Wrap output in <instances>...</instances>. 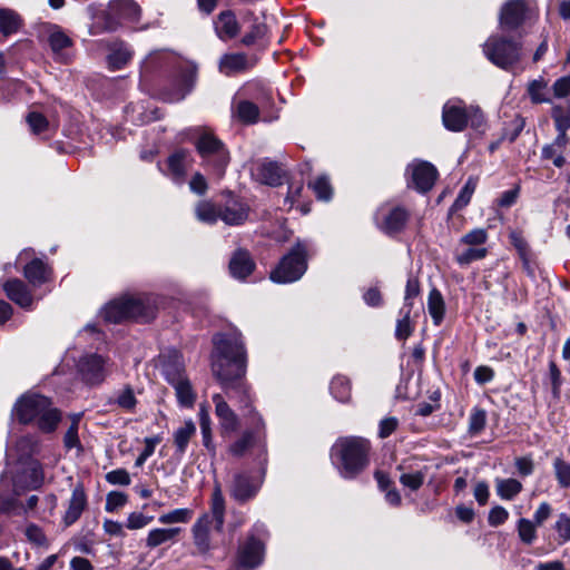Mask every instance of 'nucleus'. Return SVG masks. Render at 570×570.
<instances>
[{
  "mask_svg": "<svg viewBox=\"0 0 570 570\" xmlns=\"http://www.w3.org/2000/svg\"><path fill=\"white\" fill-rule=\"evenodd\" d=\"M191 163L190 151L187 149L176 150L167 159L169 175L176 180H181Z\"/></svg>",
  "mask_w": 570,
  "mask_h": 570,
  "instance_id": "25",
  "label": "nucleus"
},
{
  "mask_svg": "<svg viewBox=\"0 0 570 570\" xmlns=\"http://www.w3.org/2000/svg\"><path fill=\"white\" fill-rule=\"evenodd\" d=\"M13 415L20 423H36L43 433L53 432L61 421V412L47 396L27 393L14 404Z\"/></svg>",
  "mask_w": 570,
  "mask_h": 570,
  "instance_id": "2",
  "label": "nucleus"
},
{
  "mask_svg": "<svg viewBox=\"0 0 570 570\" xmlns=\"http://www.w3.org/2000/svg\"><path fill=\"white\" fill-rule=\"evenodd\" d=\"M196 434V424L193 420H186L183 425L176 429L173 433L174 444L176 448V454L179 456L184 455L189 441Z\"/></svg>",
  "mask_w": 570,
  "mask_h": 570,
  "instance_id": "31",
  "label": "nucleus"
},
{
  "mask_svg": "<svg viewBox=\"0 0 570 570\" xmlns=\"http://www.w3.org/2000/svg\"><path fill=\"white\" fill-rule=\"evenodd\" d=\"M523 487L522 483L513 478L508 479H495V491L497 494L507 501L513 500L521 491Z\"/></svg>",
  "mask_w": 570,
  "mask_h": 570,
  "instance_id": "34",
  "label": "nucleus"
},
{
  "mask_svg": "<svg viewBox=\"0 0 570 570\" xmlns=\"http://www.w3.org/2000/svg\"><path fill=\"white\" fill-rule=\"evenodd\" d=\"M28 472L30 474L29 487L37 489L43 482V471L41 464L37 461L29 463Z\"/></svg>",
  "mask_w": 570,
  "mask_h": 570,
  "instance_id": "62",
  "label": "nucleus"
},
{
  "mask_svg": "<svg viewBox=\"0 0 570 570\" xmlns=\"http://www.w3.org/2000/svg\"><path fill=\"white\" fill-rule=\"evenodd\" d=\"M24 534L27 540L35 546L42 547L47 544V538L42 529L36 524L27 525Z\"/></svg>",
  "mask_w": 570,
  "mask_h": 570,
  "instance_id": "58",
  "label": "nucleus"
},
{
  "mask_svg": "<svg viewBox=\"0 0 570 570\" xmlns=\"http://www.w3.org/2000/svg\"><path fill=\"white\" fill-rule=\"evenodd\" d=\"M263 550L264 548L259 540L254 537L248 538L238 549V564L249 569L257 567L262 562Z\"/></svg>",
  "mask_w": 570,
  "mask_h": 570,
  "instance_id": "20",
  "label": "nucleus"
},
{
  "mask_svg": "<svg viewBox=\"0 0 570 570\" xmlns=\"http://www.w3.org/2000/svg\"><path fill=\"white\" fill-rule=\"evenodd\" d=\"M214 24L216 35L224 41L235 38L240 29L235 13L230 10L222 11Z\"/></svg>",
  "mask_w": 570,
  "mask_h": 570,
  "instance_id": "22",
  "label": "nucleus"
},
{
  "mask_svg": "<svg viewBox=\"0 0 570 570\" xmlns=\"http://www.w3.org/2000/svg\"><path fill=\"white\" fill-rule=\"evenodd\" d=\"M131 57L132 53L126 46H115L108 56V66L112 70H119L128 63Z\"/></svg>",
  "mask_w": 570,
  "mask_h": 570,
  "instance_id": "43",
  "label": "nucleus"
},
{
  "mask_svg": "<svg viewBox=\"0 0 570 570\" xmlns=\"http://www.w3.org/2000/svg\"><path fill=\"white\" fill-rule=\"evenodd\" d=\"M171 386L175 389L176 397L181 406L191 407L194 405L196 401V393L194 392L187 376L173 383Z\"/></svg>",
  "mask_w": 570,
  "mask_h": 570,
  "instance_id": "36",
  "label": "nucleus"
},
{
  "mask_svg": "<svg viewBox=\"0 0 570 570\" xmlns=\"http://www.w3.org/2000/svg\"><path fill=\"white\" fill-rule=\"evenodd\" d=\"M27 122L31 131L36 135L45 132L49 127L47 118L42 114L37 111H31L28 114Z\"/></svg>",
  "mask_w": 570,
  "mask_h": 570,
  "instance_id": "54",
  "label": "nucleus"
},
{
  "mask_svg": "<svg viewBox=\"0 0 570 570\" xmlns=\"http://www.w3.org/2000/svg\"><path fill=\"white\" fill-rule=\"evenodd\" d=\"M469 107L462 100H450L443 106L442 121L444 127L454 132L465 129L468 126Z\"/></svg>",
  "mask_w": 570,
  "mask_h": 570,
  "instance_id": "13",
  "label": "nucleus"
},
{
  "mask_svg": "<svg viewBox=\"0 0 570 570\" xmlns=\"http://www.w3.org/2000/svg\"><path fill=\"white\" fill-rule=\"evenodd\" d=\"M24 277L32 285H40L48 279V268L40 259H33L24 267Z\"/></svg>",
  "mask_w": 570,
  "mask_h": 570,
  "instance_id": "35",
  "label": "nucleus"
},
{
  "mask_svg": "<svg viewBox=\"0 0 570 570\" xmlns=\"http://www.w3.org/2000/svg\"><path fill=\"white\" fill-rule=\"evenodd\" d=\"M428 311L433 320L434 325L439 326L444 318L445 303L441 292L432 288L428 297Z\"/></svg>",
  "mask_w": 570,
  "mask_h": 570,
  "instance_id": "33",
  "label": "nucleus"
},
{
  "mask_svg": "<svg viewBox=\"0 0 570 570\" xmlns=\"http://www.w3.org/2000/svg\"><path fill=\"white\" fill-rule=\"evenodd\" d=\"M425 480V472L420 470L410 473H403L400 476V483L410 489L411 491H417Z\"/></svg>",
  "mask_w": 570,
  "mask_h": 570,
  "instance_id": "51",
  "label": "nucleus"
},
{
  "mask_svg": "<svg viewBox=\"0 0 570 570\" xmlns=\"http://www.w3.org/2000/svg\"><path fill=\"white\" fill-rule=\"evenodd\" d=\"M156 299L150 295H126L107 304L101 316L109 323L126 320L148 322L156 315Z\"/></svg>",
  "mask_w": 570,
  "mask_h": 570,
  "instance_id": "4",
  "label": "nucleus"
},
{
  "mask_svg": "<svg viewBox=\"0 0 570 570\" xmlns=\"http://www.w3.org/2000/svg\"><path fill=\"white\" fill-rule=\"evenodd\" d=\"M406 175L411 177L409 185L419 193H426L435 184L438 178L436 168L429 161L414 160L406 167Z\"/></svg>",
  "mask_w": 570,
  "mask_h": 570,
  "instance_id": "12",
  "label": "nucleus"
},
{
  "mask_svg": "<svg viewBox=\"0 0 570 570\" xmlns=\"http://www.w3.org/2000/svg\"><path fill=\"white\" fill-rule=\"evenodd\" d=\"M109 14L118 24L136 23L140 17V9L132 0H114L109 4Z\"/></svg>",
  "mask_w": 570,
  "mask_h": 570,
  "instance_id": "19",
  "label": "nucleus"
},
{
  "mask_svg": "<svg viewBox=\"0 0 570 570\" xmlns=\"http://www.w3.org/2000/svg\"><path fill=\"white\" fill-rule=\"evenodd\" d=\"M307 245L297 242L271 273V279L283 284L299 279L307 269Z\"/></svg>",
  "mask_w": 570,
  "mask_h": 570,
  "instance_id": "9",
  "label": "nucleus"
},
{
  "mask_svg": "<svg viewBox=\"0 0 570 570\" xmlns=\"http://www.w3.org/2000/svg\"><path fill=\"white\" fill-rule=\"evenodd\" d=\"M483 53L494 66L511 70L523 55L522 42L501 35L490 36L483 45Z\"/></svg>",
  "mask_w": 570,
  "mask_h": 570,
  "instance_id": "7",
  "label": "nucleus"
},
{
  "mask_svg": "<svg viewBox=\"0 0 570 570\" xmlns=\"http://www.w3.org/2000/svg\"><path fill=\"white\" fill-rule=\"evenodd\" d=\"M253 176L265 185L278 186L282 184L283 170L275 161H259L252 169Z\"/></svg>",
  "mask_w": 570,
  "mask_h": 570,
  "instance_id": "21",
  "label": "nucleus"
},
{
  "mask_svg": "<svg viewBox=\"0 0 570 570\" xmlns=\"http://www.w3.org/2000/svg\"><path fill=\"white\" fill-rule=\"evenodd\" d=\"M554 530L562 543L570 541V517L566 513H560L556 521Z\"/></svg>",
  "mask_w": 570,
  "mask_h": 570,
  "instance_id": "57",
  "label": "nucleus"
},
{
  "mask_svg": "<svg viewBox=\"0 0 570 570\" xmlns=\"http://www.w3.org/2000/svg\"><path fill=\"white\" fill-rule=\"evenodd\" d=\"M537 528L538 525L530 519L520 518L515 525L520 541L525 546H532L538 539Z\"/></svg>",
  "mask_w": 570,
  "mask_h": 570,
  "instance_id": "38",
  "label": "nucleus"
},
{
  "mask_svg": "<svg viewBox=\"0 0 570 570\" xmlns=\"http://www.w3.org/2000/svg\"><path fill=\"white\" fill-rule=\"evenodd\" d=\"M6 295L19 306L27 308L32 304V295L20 279H9L2 284Z\"/></svg>",
  "mask_w": 570,
  "mask_h": 570,
  "instance_id": "24",
  "label": "nucleus"
},
{
  "mask_svg": "<svg viewBox=\"0 0 570 570\" xmlns=\"http://www.w3.org/2000/svg\"><path fill=\"white\" fill-rule=\"evenodd\" d=\"M156 299L150 295H126L107 304L101 316L109 323L126 320L148 322L156 315Z\"/></svg>",
  "mask_w": 570,
  "mask_h": 570,
  "instance_id": "5",
  "label": "nucleus"
},
{
  "mask_svg": "<svg viewBox=\"0 0 570 570\" xmlns=\"http://www.w3.org/2000/svg\"><path fill=\"white\" fill-rule=\"evenodd\" d=\"M245 53H227L224 55L219 60V70L226 76H232L238 72L246 71L253 67Z\"/></svg>",
  "mask_w": 570,
  "mask_h": 570,
  "instance_id": "26",
  "label": "nucleus"
},
{
  "mask_svg": "<svg viewBox=\"0 0 570 570\" xmlns=\"http://www.w3.org/2000/svg\"><path fill=\"white\" fill-rule=\"evenodd\" d=\"M525 0H509L500 12V26L502 29L514 30L525 20Z\"/></svg>",
  "mask_w": 570,
  "mask_h": 570,
  "instance_id": "16",
  "label": "nucleus"
},
{
  "mask_svg": "<svg viewBox=\"0 0 570 570\" xmlns=\"http://www.w3.org/2000/svg\"><path fill=\"white\" fill-rule=\"evenodd\" d=\"M215 351L212 361V371L226 395L238 403L243 416L249 424L228 446V453L242 458L252 449L258 448L266 452V424L263 416L253 406L250 389L245 381L247 357L240 335H216L214 337Z\"/></svg>",
  "mask_w": 570,
  "mask_h": 570,
  "instance_id": "1",
  "label": "nucleus"
},
{
  "mask_svg": "<svg viewBox=\"0 0 570 570\" xmlns=\"http://www.w3.org/2000/svg\"><path fill=\"white\" fill-rule=\"evenodd\" d=\"M420 282L416 277L410 276L405 286L404 304L402 307L413 308V299L420 294Z\"/></svg>",
  "mask_w": 570,
  "mask_h": 570,
  "instance_id": "55",
  "label": "nucleus"
},
{
  "mask_svg": "<svg viewBox=\"0 0 570 570\" xmlns=\"http://www.w3.org/2000/svg\"><path fill=\"white\" fill-rule=\"evenodd\" d=\"M309 187L321 200H330L332 197V186L326 176H320L309 183Z\"/></svg>",
  "mask_w": 570,
  "mask_h": 570,
  "instance_id": "52",
  "label": "nucleus"
},
{
  "mask_svg": "<svg viewBox=\"0 0 570 570\" xmlns=\"http://www.w3.org/2000/svg\"><path fill=\"white\" fill-rule=\"evenodd\" d=\"M193 518V511L187 508L175 509L159 515L158 522L161 524L187 523Z\"/></svg>",
  "mask_w": 570,
  "mask_h": 570,
  "instance_id": "45",
  "label": "nucleus"
},
{
  "mask_svg": "<svg viewBox=\"0 0 570 570\" xmlns=\"http://www.w3.org/2000/svg\"><path fill=\"white\" fill-rule=\"evenodd\" d=\"M548 89V82L543 77L531 80L528 83V95L533 104L550 102V99L546 96Z\"/></svg>",
  "mask_w": 570,
  "mask_h": 570,
  "instance_id": "42",
  "label": "nucleus"
},
{
  "mask_svg": "<svg viewBox=\"0 0 570 570\" xmlns=\"http://www.w3.org/2000/svg\"><path fill=\"white\" fill-rule=\"evenodd\" d=\"M351 381L343 375L335 376L331 382V393L340 402L346 403L352 395Z\"/></svg>",
  "mask_w": 570,
  "mask_h": 570,
  "instance_id": "39",
  "label": "nucleus"
},
{
  "mask_svg": "<svg viewBox=\"0 0 570 570\" xmlns=\"http://www.w3.org/2000/svg\"><path fill=\"white\" fill-rule=\"evenodd\" d=\"M371 443L361 436H346L336 441L333 452L338 459L340 474L345 479L356 478L370 463Z\"/></svg>",
  "mask_w": 570,
  "mask_h": 570,
  "instance_id": "6",
  "label": "nucleus"
},
{
  "mask_svg": "<svg viewBox=\"0 0 570 570\" xmlns=\"http://www.w3.org/2000/svg\"><path fill=\"white\" fill-rule=\"evenodd\" d=\"M223 392H225L223 390ZM226 399L230 400L226 393H216L212 400L215 405V415L219 421L222 433H233L239 428V419L235 411L229 406Z\"/></svg>",
  "mask_w": 570,
  "mask_h": 570,
  "instance_id": "14",
  "label": "nucleus"
},
{
  "mask_svg": "<svg viewBox=\"0 0 570 570\" xmlns=\"http://www.w3.org/2000/svg\"><path fill=\"white\" fill-rule=\"evenodd\" d=\"M475 184L469 179L466 184L461 189L460 194L458 195L456 199L454 200L452 205V210H461L464 208L471 200V197L474 193Z\"/></svg>",
  "mask_w": 570,
  "mask_h": 570,
  "instance_id": "53",
  "label": "nucleus"
},
{
  "mask_svg": "<svg viewBox=\"0 0 570 570\" xmlns=\"http://www.w3.org/2000/svg\"><path fill=\"white\" fill-rule=\"evenodd\" d=\"M160 364L161 373L170 385L187 376L185 373L184 358L177 351H169L160 355Z\"/></svg>",
  "mask_w": 570,
  "mask_h": 570,
  "instance_id": "18",
  "label": "nucleus"
},
{
  "mask_svg": "<svg viewBox=\"0 0 570 570\" xmlns=\"http://www.w3.org/2000/svg\"><path fill=\"white\" fill-rule=\"evenodd\" d=\"M552 91L557 99L568 97L570 95V76H563L557 79L552 85Z\"/></svg>",
  "mask_w": 570,
  "mask_h": 570,
  "instance_id": "61",
  "label": "nucleus"
},
{
  "mask_svg": "<svg viewBox=\"0 0 570 570\" xmlns=\"http://www.w3.org/2000/svg\"><path fill=\"white\" fill-rule=\"evenodd\" d=\"M87 505V495L85 493L83 487L81 484H77L72 490L71 498L69 500L68 509L63 517V522L66 525L73 524L83 512Z\"/></svg>",
  "mask_w": 570,
  "mask_h": 570,
  "instance_id": "23",
  "label": "nucleus"
},
{
  "mask_svg": "<svg viewBox=\"0 0 570 570\" xmlns=\"http://www.w3.org/2000/svg\"><path fill=\"white\" fill-rule=\"evenodd\" d=\"M195 146L203 159V165L209 167L218 178H222L230 160L229 153L223 141L214 134L204 131Z\"/></svg>",
  "mask_w": 570,
  "mask_h": 570,
  "instance_id": "8",
  "label": "nucleus"
},
{
  "mask_svg": "<svg viewBox=\"0 0 570 570\" xmlns=\"http://www.w3.org/2000/svg\"><path fill=\"white\" fill-rule=\"evenodd\" d=\"M411 312L409 307H402L400 309L401 318L396 323L395 336L397 340H406L413 332V325L411 324Z\"/></svg>",
  "mask_w": 570,
  "mask_h": 570,
  "instance_id": "46",
  "label": "nucleus"
},
{
  "mask_svg": "<svg viewBox=\"0 0 570 570\" xmlns=\"http://www.w3.org/2000/svg\"><path fill=\"white\" fill-rule=\"evenodd\" d=\"M137 403L135 391L130 385H125L117 390L107 401L108 405H115L126 413H134Z\"/></svg>",
  "mask_w": 570,
  "mask_h": 570,
  "instance_id": "29",
  "label": "nucleus"
},
{
  "mask_svg": "<svg viewBox=\"0 0 570 570\" xmlns=\"http://www.w3.org/2000/svg\"><path fill=\"white\" fill-rule=\"evenodd\" d=\"M154 517L145 515L141 512H132L127 518L126 527L130 530H138L148 525Z\"/></svg>",
  "mask_w": 570,
  "mask_h": 570,
  "instance_id": "59",
  "label": "nucleus"
},
{
  "mask_svg": "<svg viewBox=\"0 0 570 570\" xmlns=\"http://www.w3.org/2000/svg\"><path fill=\"white\" fill-rule=\"evenodd\" d=\"M489 235L485 228H474L460 238L463 249L455 253V261L459 265H469L474 261L483 259L488 255L484 247Z\"/></svg>",
  "mask_w": 570,
  "mask_h": 570,
  "instance_id": "10",
  "label": "nucleus"
},
{
  "mask_svg": "<svg viewBox=\"0 0 570 570\" xmlns=\"http://www.w3.org/2000/svg\"><path fill=\"white\" fill-rule=\"evenodd\" d=\"M487 423V413L482 409H473L469 416V433L478 435L484 430Z\"/></svg>",
  "mask_w": 570,
  "mask_h": 570,
  "instance_id": "50",
  "label": "nucleus"
},
{
  "mask_svg": "<svg viewBox=\"0 0 570 570\" xmlns=\"http://www.w3.org/2000/svg\"><path fill=\"white\" fill-rule=\"evenodd\" d=\"M78 370L87 384L98 385L110 373L109 360L98 354H87L79 360Z\"/></svg>",
  "mask_w": 570,
  "mask_h": 570,
  "instance_id": "11",
  "label": "nucleus"
},
{
  "mask_svg": "<svg viewBox=\"0 0 570 570\" xmlns=\"http://www.w3.org/2000/svg\"><path fill=\"white\" fill-rule=\"evenodd\" d=\"M248 206L232 195H228L225 204L219 206V219L230 226L245 223L248 218Z\"/></svg>",
  "mask_w": 570,
  "mask_h": 570,
  "instance_id": "17",
  "label": "nucleus"
},
{
  "mask_svg": "<svg viewBox=\"0 0 570 570\" xmlns=\"http://www.w3.org/2000/svg\"><path fill=\"white\" fill-rule=\"evenodd\" d=\"M409 219V213L403 207L392 208L383 218L382 228L387 234L401 232Z\"/></svg>",
  "mask_w": 570,
  "mask_h": 570,
  "instance_id": "32",
  "label": "nucleus"
},
{
  "mask_svg": "<svg viewBox=\"0 0 570 570\" xmlns=\"http://www.w3.org/2000/svg\"><path fill=\"white\" fill-rule=\"evenodd\" d=\"M553 471L560 488H570V462L558 456L553 460Z\"/></svg>",
  "mask_w": 570,
  "mask_h": 570,
  "instance_id": "47",
  "label": "nucleus"
},
{
  "mask_svg": "<svg viewBox=\"0 0 570 570\" xmlns=\"http://www.w3.org/2000/svg\"><path fill=\"white\" fill-rule=\"evenodd\" d=\"M21 26V19L18 13L11 9L0 10V32L4 36L14 33Z\"/></svg>",
  "mask_w": 570,
  "mask_h": 570,
  "instance_id": "41",
  "label": "nucleus"
},
{
  "mask_svg": "<svg viewBox=\"0 0 570 570\" xmlns=\"http://www.w3.org/2000/svg\"><path fill=\"white\" fill-rule=\"evenodd\" d=\"M509 519V512L501 505L493 507L488 515V522L491 527H499Z\"/></svg>",
  "mask_w": 570,
  "mask_h": 570,
  "instance_id": "60",
  "label": "nucleus"
},
{
  "mask_svg": "<svg viewBox=\"0 0 570 570\" xmlns=\"http://www.w3.org/2000/svg\"><path fill=\"white\" fill-rule=\"evenodd\" d=\"M266 33V26L262 22H255L250 30L242 38V43L252 46L263 39Z\"/></svg>",
  "mask_w": 570,
  "mask_h": 570,
  "instance_id": "56",
  "label": "nucleus"
},
{
  "mask_svg": "<svg viewBox=\"0 0 570 570\" xmlns=\"http://www.w3.org/2000/svg\"><path fill=\"white\" fill-rule=\"evenodd\" d=\"M551 116L558 135L568 137L567 130L570 128V111L564 112L561 106H554Z\"/></svg>",
  "mask_w": 570,
  "mask_h": 570,
  "instance_id": "48",
  "label": "nucleus"
},
{
  "mask_svg": "<svg viewBox=\"0 0 570 570\" xmlns=\"http://www.w3.org/2000/svg\"><path fill=\"white\" fill-rule=\"evenodd\" d=\"M514 465L518 474L523 478L531 475L534 471V462L529 455L515 458Z\"/></svg>",
  "mask_w": 570,
  "mask_h": 570,
  "instance_id": "63",
  "label": "nucleus"
},
{
  "mask_svg": "<svg viewBox=\"0 0 570 570\" xmlns=\"http://www.w3.org/2000/svg\"><path fill=\"white\" fill-rule=\"evenodd\" d=\"M79 415H73L71 425L63 435V445L67 450L78 449L81 450V442L78 435L79 430Z\"/></svg>",
  "mask_w": 570,
  "mask_h": 570,
  "instance_id": "49",
  "label": "nucleus"
},
{
  "mask_svg": "<svg viewBox=\"0 0 570 570\" xmlns=\"http://www.w3.org/2000/svg\"><path fill=\"white\" fill-rule=\"evenodd\" d=\"M181 529L175 528H155L151 529L146 538V547L155 549L165 543H174L177 541V537L180 534Z\"/></svg>",
  "mask_w": 570,
  "mask_h": 570,
  "instance_id": "30",
  "label": "nucleus"
},
{
  "mask_svg": "<svg viewBox=\"0 0 570 570\" xmlns=\"http://www.w3.org/2000/svg\"><path fill=\"white\" fill-rule=\"evenodd\" d=\"M261 484L262 481H255L247 473H237L234 475L229 494L238 503H246L256 497Z\"/></svg>",
  "mask_w": 570,
  "mask_h": 570,
  "instance_id": "15",
  "label": "nucleus"
},
{
  "mask_svg": "<svg viewBox=\"0 0 570 570\" xmlns=\"http://www.w3.org/2000/svg\"><path fill=\"white\" fill-rule=\"evenodd\" d=\"M225 522V499L219 483H215L210 498V514L199 517L191 528L193 541L200 554L214 547L212 531L220 532Z\"/></svg>",
  "mask_w": 570,
  "mask_h": 570,
  "instance_id": "3",
  "label": "nucleus"
},
{
  "mask_svg": "<svg viewBox=\"0 0 570 570\" xmlns=\"http://www.w3.org/2000/svg\"><path fill=\"white\" fill-rule=\"evenodd\" d=\"M195 214L198 220L215 224L219 219V207L210 200H202L196 205Z\"/></svg>",
  "mask_w": 570,
  "mask_h": 570,
  "instance_id": "40",
  "label": "nucleus"
},
{
  "mask_svg": "<svg viewBox=\"0 0 570 570\" xmlns=\"http://www.w3.org/2000/svg\"><path fill=\"white\" fill-rule=\"evenodd\" d=\"M254 268L255 263L247 250L239 249L230 258L229 271L235 278L245 279Z\"/></svg>",
  "mask_w": 570,
  "mask_h": 570,
  "instance_id": "27",
  "label": "nucleus"
},
{
  "mask_svg": "<svg viewBox=\"0 0 570 570\" xmlns=\"http://www.w3.org/2000/svg\"><path fill=\"white\" fill-rule=\"evenodd\" d=\"M569 144V137L557 135L551 144L543 146L541 158L552 160L553 165L561 168L566 164L563 153Z\"/></svg>",
  "mask_w": 570,
  "mask_h": 570,
  "instance_id": "28",
  "label": "nucleus"
},
{
  "mask_svg": "<svg viewBox=\"0 0 570 570\" xmlns=\"http://www.w3.org/2000/svg\"><path fill=\"white\" fill-rule=\"evenodd\" d=\"M236 116L244 124H255L258 120V107L248 100L239 101L236 106Z\"/></svg>",
  "mask_w": 570,
  "mask_h": 570,
  "instance_id": "44",
  "label": "nucleus"
},
{
  "mask_svg": "<svg viewBox=\"0 0 570 570\" xmlns=\"http://www.w3.org/2000/svg\"><path fill=\"white\" fill-rule=\"evenodd\" d=\"M49 45L57 59L66 61L65 50L72 46V40L65 32L57 30L50 33Z\"/></svg>",
  "mask_w": 570,
  "mask_h": 570,
  "instance_id": "37",
  "label": "nucleus"
},
{
  "mask_svg": "<svg viewBox=\"0 0 570 570\" xmlns=\"http://www.w3.org/2000/svg\"><path fill=\"white\" fill-rule=\"evenodd\" d=\"M106 480L110 484L129 485L130 475L125 469H116L106 474Z\"/></svg>",
  "mask_w": 570,
  "mask_h": 570,
  "instance_id": "64",
  "label": "nucleus"
}]
</instances>
